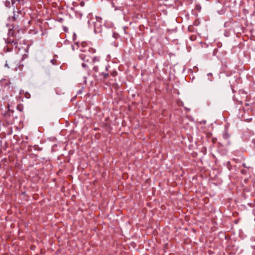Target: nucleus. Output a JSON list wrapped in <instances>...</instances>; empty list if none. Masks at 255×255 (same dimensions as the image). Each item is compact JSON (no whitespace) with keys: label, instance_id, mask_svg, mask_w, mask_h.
Listing matches in <instances>:
<instances>
[{"label":"nucleus","instance_id":"3","mask_svg":"<svg viewBox=\"0 0 255 255\" xmlns=\"http://www.w3.org/2000/svg\"><path fill=\"white\" fill-rule=\"evenodd\" d=\"M87 52H89V54L91 55H94L93 54L95 53L96 50L95 49L93 48H89Z\"/></svg>","mask_w":255,"mask_h":255},{"label":"nucleus","instance_id":"7","mask_svg":"<svg viewBox=\"0 0 255 255\" xmlns=\"http://www.w3.org/2000/svg\"><path fill=\"white\" fill-rule=\"evenodd\" d=\"M5 5L6 7H9L10 6V2L9 0H6Z\"/></svg>","mask_w":255,"mask_h":255},{"label":"nucleus","instance_id":"9","mask_svg":"<svg viewBox=\"0 0 255 255\" xmlns=\"http://www.w3.org/2000/svg\"><path fill=\"white\" fill-rule=\"evenodd\" d=\"M8 35H11L13 37L15 36L14 35V32H13V31L11 29L9 31Z\"/></svg>","mask_w":255,"mask_h":255},{"label":"nucleus","instance_id":"11","mask_svg":"<svg viewBox=\"0 0 255 255\" xmlns=\"http://www.w3.org/2000/svg\"><path fill=\"white\" fill-rule=\"evenodd\" d=\"M117 74H118V73H117V71H113V72H112L111 73V75H112L113 77H115V76H116L117 75Z\"/></svg>","mask_w":255,"mask_h":255},{"label":"nucleus","instance_id":"22","mask_svg":"<svg viewBox=\"0 0 255 255\" xmlns=\"http://www.w3.org/2000/svg\"><path fill=\"white\" fill-rule=\"evenodd\" d=\"M243 166L245 168H248V167L246 165L245 163L243 164Z\"/></svg>","mask_w":255,"mask_h":255},{"label":"nucleus","instance_id":"12","mask_svg":"<svg viewBox=\"0 0 255 255\" xmlns=\"http://www.w3.org/2000/svg\"><path fill=\"white\" fill-rule=\"evenodd\" d=\"M25 97L27 98V99H29L30 97V95L29 93H28V92H26L25 93Z\"/></svg>","mask_w":255,"mask_h":255},{"label":"nucleus","instance_id":"1","mask_svg":"<svg viewBox=\"0 0 255 255\" xmlns=\"http://www.w3.org/2000/svg\"><path fill=\"white\" fill-rule=\"evenodd\" d=\"M83 52L82 53L80 54V57L83 61L86 62H89L92 61L95 62V58L94 55H91L89 54V52H87L86 50H81Z\"/></svg>","mask_w":255,"mask_h":255},{"label":"nucleus","instance_id":"4","mask_svg":"<svg viewBox=\"0 0 255 255\" xmlns=\"http://www.w3.org/2000/svg\"><path fill=\"white\" fill-rule=\"evenodd\" d=\"M8 43H10L11 44H13V45H16L17 44V42L16 40H11L10 39H7V42Z\"/></svg>","mask_w":255,"mask_h":255},{"label":"nucleus","instance_id":"8","mask_svg":"<svg viewBox=\"0 0 255 255\" xmlns=\"http://www.w3.org/2000/svg\"><path fill=\"white\" fill-rule=\"evenodd\" d=\"M190 39L192 40V41H194L195 40H196V36L195 35H192L190 36Z\"/></svg>","mask_w":255,"mask_h":255},{"label":"nucleus","instance_id":"18","mask_svg":"<svg viewBox=\"0 0 255 255\" xmlns=\"http://www.w3.org/2000/svg\"><path fill=\"white\" fill-rule=\"evenodd\" d=\"M86 42H83L81 43L82 46L83 47H85L86 45Z\"/></svg>","mask_w":255,"mask_h":255},{"label":"nucleus","instance_id":"13","mask_svg":"<svg viewBox=\"0 0 255 255\" xmlns=\"http://www.w3.org/2000/svg\"><path fill=\"white\" fill-rule=\"evenodd\" d=\"M17 109L19 111H22V106L20 105H18L17 107Z\"/></svg>","mask_w":255,"mask_h":255},{"label":"nucleus","instance_id":"6","mask_svg":"<svg viewBox=\"0 0 255 255\" xmlns=\"http://www.w3.org/2000/svg\"><path fill=\"white\" fill-rule=\"evenodd\" d=\"M101 75L103 76L104 79H106L109 77V74L108 73L105 74L104 73H101Z\"/></svg>","mask_w":255,"mask_h":255},{"label":"nucleus","instance_id":"14","mask_svg":"<svg viewBox=\"0 0 255 255\" xmlns=\"http://www.w3.org/2000/svg\"><path fill=\"white\" fill-rule=\"evenodd\" d=\"M51 62L53 64H56L57 60L56 59H53L51 60Z\"/></svg>","mask_w":255,"mask_h":255},{"label":"nucleus","instance_id":"10","mask_svg":"<svg viewBox=\"0 0 255 255\" xmlns=\"http://www.w3.org/2000/svg\"><path fill=\"white\" fill-rule=\"evenodd\" d=\"M113 87L115 88L116 89H118L119 88V86L117 83H114L113 84Z\"/></svg>","mask_w":255,"mask_h":255},{"label":"nucleus","instance_id":"5","mask_svg":"<svg viewBox=\"0 0 255 255\" xmlns=\"http://www.w3.org/2000/svg\"><path fill=\"white\" fill-rule=\"evenodd\" d=\"M189 31L193 32L195 31V28L193 25H189L188 28Z\"/></svg>","mask_w":255,"mask_h":255},{"label":"nucleus","instance_id":"17","mask_svg":"<svg viewBox=\"0 0 255 255\" xmlns=\"http://www.w3.org/2000/svg\"><path fill=\"white\" fill-rule=\"evenodd\" d=\"M11 0V4L12 5H14L15 2L16 1H17L18 0Z\"/></svg>","mask_w":255,"mask_h":255},{"label":"nucleus","instance_id":"19","mask_svg":"<svg viewBox=\"0 0 255 255\" xmlns=\"http://www.w3.org/2000/svg\"><path fill=\"white\" fill-rule=\"evenodd\" d=\"M4 116L5 117H6L7 116H10V115L8 113H5Z\"/></svg>","mask_w":255,"mask_h":255},{"label":"nucleus","instance_id":"24","mask_svg":"<svg viewBox=\"0 0 255 255\" xmlns=\"http://www.w3.org/2000/svg\"><path fill=\"white\" fill-rule=\"evenodd\" d=\"M208 75H209V76L212 75V74H211V73L209 74Z\"/></svg>","mask_w":255,"mask_h":255},{"label":"nucleus","instance_id":"15","mask_svg":"<svg viewBox=\"0 0 255 255\" xmlns=\"http://www.w3.org/2000/svg\"><path fill=\"white\" fill-rule=\"evenodd\" d=\"M93 70L95 72H97L98 71V67L97 66H94L93 68Z\"/></svg>","mask_w":255,"mask_h":255},{"label":"nucleus","instance_id":"20","mask_svg":"<svg viewBox=\"0 0 255 255\" xmlns=\"http://www.w3.org/2000/svg\"><path fill=\"white\" fill-rule=\"evenodd\" d=\"M82 66H83V67H86V64H85L84 63H83L82 64Z\"/></svg>","mask_w":255,"mask_h":255},{"label":"nucleus","instance_id":"21","mask_svg":"<svg viewBox=\"0 0 255 255\" xmlns=\"http://www.w3.org/2000/svg\"><path fill=\"white\" fill-rule=\"evenodd\" d=\"M35 149H37L38 150H40V148L39 147V146H35Z\"/></svg>","mask_w":255,"mask_h":255},{"label":"nucleus","instance_id":"16","mask_svg":"<svg viewBox=\"0 0 255 255\" xmlns=\"http://www.w3.org/2000/svg\"><path fill=\"white\" fill-rule=\"evenodd\" d=\"M241 172V173L243 174H247V171L245 169H242Z\"/></svg>","mask_w":255,"mask_h":255},{"label":"nucleus","instance_id":"23","mask_svg":"<svg viewBox=\"0 0 255 255\" xmlns=\"http://www.w3.org/2000/svg\"><path fill=\"white\" fill-rule=\"evenodd\" d=\"M95 61H99V58H97L96 56H95Z\"/></svg>","mask_w":255,"mask_h":255},{"label":"nucleus","instance_id":"2","mask_svg":"<svg viewBox=\"0 0 255 255\" xmlns=\"http://www.w3.org/2000/svg\"><path fill=\"white\" fill-rule=\"evenodd\" d=\"M96 19L97 21L94 22L95 31L96 32H101L100 27L101 26V21L102 18L99 16H96Z\"/></svg>","mask_w":255,"mask_h":255}]
</instances>
